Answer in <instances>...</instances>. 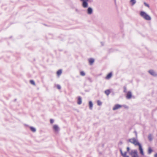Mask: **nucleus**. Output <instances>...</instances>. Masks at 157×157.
<instances>
[{
  "mask_svg": "<svg viewBox=\"0 0 157 157\" xmlns=\"http://www.w3.org/2000/svg\"><path fill=\"white\" fill-rule=\"evenodd\" d=\"M136 137H137V133L136 132Z\"/></svg>",
  "mask_w": 157,
  "mask_h": 157,
  "instance_id": "35",
  "label": "nucleus"
},
{
  "mask_svg": "<svg viewBox=\"0 0 157 157\" xmlns=\"http://www.w3.org/2000/svg\"><path fill=\"white\" fill-rule=\"evenodd\" d=\"M130 154L132 155V157H139L136 150H132L130 153Z\"/></svg>",
  "mask_w": 157,
  "mask_h": 157,
  "instance_id": "3",
  "label": "nucleus"
},
{
  "mask_svg": "<svg viewBox=\"0 0 157 157\" xmlns=\"http://www.w3.org/2000/svg\"><path fill=\"white\" fill-rule=\"evenodd\" d=\"M75 11L77 12H78V10L77 9H76Z\"/></svg>",
  "mask_w": 157,
  "mask_h": 157,
  "instance_id": "33",
  "label": "nucleus"
},
{
  "mask_svg": "<svg viewBox=\"0 0 157 157\" xmlns=\"http://www.w3.org/2000/svg\"><path fill=\"white\" fill-rule=\"evenodd\" d=\"M89 61L90 64L92 65L94 62V59H93L90 58L89 59Z\"/></svg>",
  "mask_w": 157,
  "mask_h": 157,
  "instance_id": "16",
  "label": "nucleus"
},
{
  "mask_svg": "<svg viewBox=\"0 0 157 157\" xmlns=\"http://www.w3.org/2000/svg\"><path fill=\"white\" fill-rule=\"evenodd\" d=\"M30 83L33 85H35V83L34 81L33 80H31L30 81Z\"/></svg>",
  "mask_w": 157,
  "mask_h": 157,
  "instance_id": "21",
  "label": "nucleus"
},
{
  "mask_svg": "<svg viewBox=\"0 0 157 157\" xmlns=\"http://www.w3.org/2000/svg\"><path fill=\"white\" fill-rule=\"evenodd\" d=\"M30 128L31 130L33 132H35L36 131V129L35 128H34L33 127H30Z\"/></svg>",
  "mask_w": 157,
  "mask_h": 157,
  "instance_id": "18",
  "label": "nucleus"
},
{
  "mask_svg": "<svg viewBox=\"0 0 157 157\" xmlns=\"http://www.w3.org/2000/svg\"><path fill=\"white\" fill-rule=\"evenodd\" d=\"M127 151H129L130 150V148H129V147H128L127 148Z\"/></svg>",
  "mask_w": 157,
  "mask_h": 157,
  "instance_id": "31",
  "label": "nucleus"
},
{
  "mask_svg": "<svg viewBox=\"0 0 157 157\" xmlns=\"http://www.w3.org/2000/svg\"><path fill=\"white\" fill-rule=\"evenodd\" d=\"M138 146L139 147V150H140V153L142 155H144V153L143 152V149L140 144Z\"/></svg>",
  "mask_w": 157,
  "mask_h": 157,
  "instance_id": "10",
  "label": "nucleus"
},
{
  "mask_svg": "<svg viewBox=\"0 0 157 157\" xmlns=\"http://www.w3.org/2000/svg\"><path fill=\"white\" fill-rule=\"evenodd\" d=\"M122 107V106L121 105L117 104L116 105H115L114 107H113V110H116L118 109H119L121 107Z\"/></svg>",
  "mask_w": 157,
  "mask_h": 157,
  "instance_id": "8",
  "label": "nucleus"
},
{
  "mask_svg": "<svg viewBox=\"0 0 157 157\" xmlns=\"http://www.w3.org/2000/svg\"><path fill=\"white\" fill-rule=\"evenodd\" d=\"M126 154H127V152H125L124 153H123L121 155L122 156H123L124 157H125L126 156H127V155H126Z\"/></svg>",
  "mask_w": 157,
  "mask_h": 157,
  "instance_id": "24",
  "label": "nucleus"
},
{
  "mask_svg": "<svg viewBox=\"0 0 157 157\" xmlns=\"http://www.w3.org/2000/svg\"><path fill=\"white\" fill-rule=\"evenodd\" d=\"M89 106L90 109L92 110L93 108V104L92 102L91 101L89 102Z\"/></svg>",
  "mask_w": 157,
  "mask_h": 157,
  "instance_id": "13",
  "label": "nucleus"
},
{
  "mask_svg": "<svg viewBox=\"0 0 157 157\" xmlns=\"http://www.w3.org/2000/svg\"><path fill=\"white\" fill-rule=\"evenodd\" d=\"M62 73V71L61 70H59L57 72V74L58 76H59L61 75Z\"/></svg>",
  "mask_w": 157,
  "mask_h": 157,
  "instance_id": "19",
  "label": "nucleus"
},
{
  "mask_svg": "<svg viewBox=\"0 0 157 157\" xmlns=\"http://www.w3.org/2000/svg\"><path fill=\"white\" fill-rule=\"evenodd\" d=\"M120 151L121 155H122V154L123 153V152L122 151V150H121V149H120Z\"/></svg>",
  "mask_w": 157,
  "mask_h": 157,
  "instance_id": "30",
  "label": "nucleus"
},
{
  "mask_svg": "<svg viewBox=\"0 0 157 157\" xmlns=\"http://www.w3.org/2000/svg\"><path fill=\"white\" fill-rule=\"evenodd\" d=\"M154 157H157V153L155 154L154 155Z\"/></svg>",
  "mask_w": 157,
  "mask_h": 157,
  "instance_id": "32",
  "label": "nucleus"
},
{
  "mask_svg": "<svg viewBox=\"0 0 157 157\" xmlns=\"http://www.w3.org/2000/svg\"><path fill=\"white\" fill-rule=\"evenodd\" d=\"M148 139L149 141H151L152 140V137L151 134H149L148 136Z\"/></svg>",
  "mask_w": 157,
  "mask_h": 157,
  "instance_id": "20",
  "label": "nucleus"
},
{
  "mask_svg": "<svg viewBox=\"0 0 157 157\" xmlns=\"http://www.w3.org/2000/svg\"><path fill=\"white\" fill-rule=\"evenodd\" d=\"M149 73L154 77H157V72L154 70L151 69L148 71Z\"/></svg>",
  "mask_w": 157,
  "mask_h": 157,
  "instance_id": "5",
  "label": "nucleus"
},
{
  "mask_svg": "<svg viewBox=\"0 0 157 157\" xmlns=\"http://www.w3.org/2000/svg\"><path fill=\"white\" fill-rule=\"evenodd\" d=\"M54 122V121L53 119H50V122L52 124Z\"/></svg>",
  "mask_w": 157,
  "mask_h": 157,
  "instance_id": "29",
  "label": "nucleus"
},
{
  "mask_svg": "<svg viewBox=\"0 0 157 157\" xmlns=\"http://www.w3.org/2000/svg\"><path fill=\"white\" fill-rule=\"evenodd\" d=\"M53 128L56 132H58L59 130V127L58 125L56 124L53 125Z\"/></svg>",
  "mask_w": 157,
  "mask_h": 157,
  "instance_id": "7",
  "label": "nucleus"
},
{
  "mask_svg": "<svg viewBox=\"0 0 157 157\" xmlns=\"http://www.w3.org/2000/svg\"><path fill=\"white\" fill-rule=\"evenodd\" d=\"M144 5L146 6H147L148 8L149 7V5L148 4H147V3H146V2H144Z\"/></svg>",
  "mask_w": 157,
  "mask_h": 157,
  "instance_id": "25",
  "label": "nucleus"
},
{
  "mask_svg": "<svg viewBox=\"0 0 157 157\" xmlns=\"http://www.w3.org/2000/svg\"><path fill=\"white\" fill-rule=\"evenodd\" d=\"M130 3L131 5L132 6H133L136 4V0H130Z\"/></svg>",
  "mask_w": 157,
  "mask_h": 157,
  "instance_id": "12",
  "label": "nucleus"
},
{
  "mask_svg": "<svg viewBox=\"0 0 157 157\" xmlns=\"http://www.w3.org/2000/svg\"><path fill=\"white\" fill-rule=\"evenodd\" d=\"M140 14L143 18L146 20L150 21L151 20V17L144 11H141L140 12Z\"/></svg>",
  "mask_w": 157,
  "mask_h": 157,
  "instance_id": "1",
  "label": "nucleus"
},
{
  "mask_svg": "<svg viewBox=\"0 0 157 157\" xmlns=\"http://www.w3.org/2000/svg\"><path fill=\"white\" fill-rule=\"evenodd\" d=\"M86 10L87 13L89 15H91L93 13V10L91 7H89L87 8Z\"/></svg>",
  "mask_w": 157,
  "mask_h": 157,
  "instance_id": "6",
  "label": "nucleus"
},
{
  "mask_svg": "<svg viewBox=\"0 0 157 157\" xmlns=\"http://www.w3.org/2000/svg\"><path fill=\"white\" fill-rule=\"evenodd\" d=\"M97 104L98 105H101L102 104V102L99 100L97 101Z\"/></svg>",
  "mask_w": 157,
  "mask_h": 157,
  "instance_id": "22",
  "label": "nucleus"
},
{
  "mask_svg": "<svg viewBox=\"0 0 157 157\" xmlns=\"http://www.w3.org/2000/svg\"><path fill=\"white\" fill-rule=\"evenodd\" d=\"M132 94L131 91H128L127 92L126 97L128 99H130L132 98Z\"/></svg>",
  "mask_w": 157,
  "mask_h": 157,
  "instance_id": "9",
  "label": "nucleus"
},
{
  "mask_svg": "<svg viewBox=\"0 0 157 157\" xmlns=\"http://www.w3.org/2000/svg\"><path fill=\"white\" fill-rule=\"evenodd\" d=\"M82 103V100L81 97L79 96L78 98L77 103L78 105H80Z\"/></svg>",
  "mask_w": 157,
  "mask_h": 157,
  "instance_id": "11",
  "label": "nucleus"
},
{
  "mask_svg": "<svg viewBox=\"0 0 157 157\" xmlns=\"http://www.w3.org/2000/svg\"><path fill=\"white\" fill-rule=\"evenodd\" d=\"M121 106H122V107H123L125 108H126V109H128V106H127V105H121Z\"/></svg>",
  "mask_w": 157,
  "mask_h": 157,
  "instance_id": "27",
  "label": "nucleus"
},
{
  "mask_svg": "<svg viewBox=\"0 0 157 157\" xmlns=\"http://www.w3.org/2000/svg\"><path fill=\"white\" fill-rule=\"evenodd\" d=\"M57 89H61V86L59 85H57Z\"/></svg>",
  "mask_w": 157,
  "mask_h": 157,
  "instance_id": "28",
  "label": "nucleus"
},
{
  "mask_svg": "<svg viewBox=\"0 0 157 157\" xmlns=\"http://www.w3.org/2000/svg\"><path fill=\"white\" fill-rule=\"evenodd\" d=\"M82 2V6L84 8H86L88 7V4L87 2L84 0H80Z\"/></svg>",
  "mask_w": 157,
  "mask_h": 157,
  "instance_id": "4",
  "label": "nucleus"
},
{
  "mask_svg": "<svg viewBox=\"0 0 157 157\" xmlns=\"http://www.w3.org/2000/svg\"><path fill=\"white\" fill-rule=\"evenodd\" d=\"M80 75L82 76H84L85 75V73L83 71L80 72Z\"/></svg>",
  "mask_w": 157,
  "mask_h": 157,
  "instance_id": "23",
  "label": "nucleus"
},
{
  "mask_svg": "<svg viewBox=\"0 0 157 157\" xmlns=\"http://www.w3.org/2000/svg\"><path fill=\"white\" fill-rule=\"evenodd\" d=\"M105 94L107 96H108L110 93V91L109 90H107L105 91Z\"/></svg>",
  "mask_w": 157,
  "mask_h": 157,
  "instance_id": "15",
  "label": "nucleus"
},
{
  "mask_svg": "<svg viewBox=\"0 0 157 157\" xmlns=\"http://www.w3.org/2000/svg\"><path fill=\"white\" fill-rule=\"evenodd\" d=\"M128 141L132 144H133L135 146H138L140 144L138 140L135 138H133L128 140Z\"/></svg>",
  "mask_w": 157,
  "mask_h": 157,
  "instance_id": "2",
  "label": "nucleus"
},
{
  "mask_svg": "<svg viewBox=\"0 0 157 157\" xmlns=\"http://www.w3.org/2000/svg\"><path fill=\"white\" fill-rule=\"evenodd\" d=\"M112 76V74L111 73H109L107 76H106L105 78L106 79H110Z\"/></svg>",
  "mask_w": 157,
  "mask_h": 157,
  "instance_id": "14",
  "label": "nucleus"
},
{
  "mask_svg": "<svg viewBox=\"0 0 157 157\" xmlns=\"http://www.w3.org/2000/svg\"><path fill=\"white\" fill-rule=\"evenodd\" d=\"M124 93H126L127 92V88L125 86L124 87Z\"/></svg>",
  "mask_w": 157,
  "mask_h": 157,
  "instance_id": "26",
  "label": "nucleus"
},
{
  "mask_svg": "<svg viewBox=\"0 0 157 157\" xmlns=\"http://www.w3.org/2000/svg\"><path fill=\"white\" fill-rule=\"evenodd\" d=\"M89 0H84L85 1H86V2H88Z\"/></svg>",
  "mask_w": 157,
  "mask_h": 157,
  "instance_id": "34",
  "label": "nucleus"
},
{
  "mask_svg": "<svg viewBox=\"0 0 157 157\" xmlns=\"http://www.w3.org/2000/svg\"><path fill=\"white\" fill-rule=\"evenodd\" d=\"M153 151L152 150L151 147H149L148 148L147 153L148 154H150Z\"/></svg>",
  "mask_w": 157,
  "mask_h": 157,
  "instance_id": "17",
  "label": "nucleus"
}]
</instances>
